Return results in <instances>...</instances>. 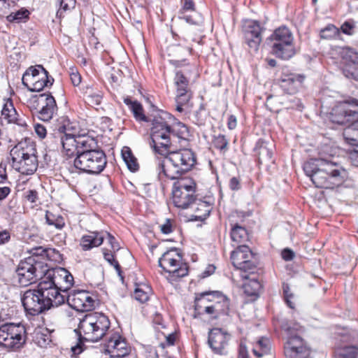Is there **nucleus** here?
Wrapping results in <instances>:
<instances>
[{
    "mask_svg": "<svg viewBox=\"0 0 358 358\" xmlns=\"http://www.w3.org/2000/svg\"><path fill=\"white\" fill-rule=\"evenodd\" d=\"M1 116L3 119L7 120L9 123L13 122L22 125L17 119V113L14 108L13 103L10 99L6 100L3 103L1 110Z\"/></svg>",
    "mask_w": 358,
    "mask_h": 358,
    "instance_id": "33",
    "label": "nucleus"
},
{
    "mask_svg": "<svg viewBox=\"0 0 358 358\" xmlns=\"http://www.w3.org/2000/svg\"><path fill=\"white\" fill-rule=\"evenodd\" d=\"M338 52L343 62L349 66V68L358 63V52L354 49L343 47L339 48Z\"/></svg>",
    "mask_w": 358,
    "mask_h": 358,
    "instance_id": "34",
    "label": "nucleus"
},
{
    "mask_svg": "<svg viewBox=\"0 0 358 358\" xmlns=\"http://www.w3.org/2000/svg\"><path fill=\"white\" fill-rule=\"evenodd\" d=\"M104 240L103 233L92 231L82 236L80 246L83 250H89L102 244Z\"/></svg>",
    "mask_w": 358,
    "mask_h": 358,
    "instance_id": "29",
    "label": "nucleus"
},
{
    "mask_svg": "<svg viewBox=\"0 0 358 358\" xmlns=\"http://www.w3.org/2000/svg\"><path fill=\"white\" fill-rule=\"evenodd\" d=\"M45 220L48 225L54 226L59 230L62 229L65 226V221L62 215L55 214L49 210L46 211Z\"/></svg>",
    "mask_w": 358,
    "mask_h": 358,
    "instance_id": "41",
    "label": "nucleus"
},
{
    "mask_svg": "<svg viewBox=\"0 0 358 358\" xmlns=\"http://www.w3.org/2000/svg\"><path fill=\"white\" fill-rule=\"evenodd\" d=\"M248 349L245 340H241L238 348V358H248Z\"/></svg>",
    "mask_w": 358,
    "mask_h": 358,
    "instance_id": "52",
    "label": "nucleus"
},
{
    "mask_svg": "<svg viewBox=\"0 0 358 358\" xmlns=\"http://www.w3.org/2000/svg\"><path fill=\"white\" fill-rule=\"evenodd\" d=\"M231 335L220 328H213L208 333V343L215 354L225 355L227 352Z\"/></svg>",
    "mask_w": 358,
    "mask_h": 358,
    "instance_id": "19",
    "label": "nucleus"
},
{
    "mask_svg": "<svg viewBox=\"0 0 358 358\" xmlns=\"http://www.w3.org/2000/svg\"><path fill=\"white\" fill-rule=\"evenodd\" d=\"M303 169L316 187L334 189L348 178L347 171L338 162L327 158H313L306 162Z\"/></svg>",
    "mask_w": 358,
    "mask_h": 358,
    "instance_id": "2",
    "label": "nucleus"
},
{
    "mask_svg": "<svg viewBox=\"0 0 358 358\" xmlns=\"http://www.w3.org/2000/svg\"><path fill=\"white\" fill-rule=\"evenodd\" d=\"M351 106H358V100L350 99L335 106L328 115V119L332 123L344 125L348 124L343 131V137L348 143H355L358 136V110L350 108Z\"/></svg>",
    "mask_w": 358,
    "mask_h": 358,
    "instance_id": "4",
    "label": "nucleus"
},
{
    "mask_svg": "<svg viewBox=\"0 0 358 358\" xmlns=\"http://www.w3.org/2000/svg\"><path fill=\"white\" fill-rule=\"evenodd\" d=\"M106 163L105 153L96 149L78 155L73 161L67 162V170L70 173L98 174L104 169Z\"/></svg>",
    "mask_w": 358,
    "mask_h": 358,
    "instance_id": "7",
    "label": "nucleus"
},
{
    "mask_svg": "<svg viewBox=\"0 0 358 358\" xmlns=\"http://www.w3.org/2000/svg\"><path fill=\"white\" fill-rule=\"evenodd\" d=\"M38 286L48 310L64 304L67 299L66 295L60 293V289L54 285V282H50L43 278Z\"/></svg>",
    "mask_w": 358,
    "mask_h": 358,
    "instance_id": "16",
    "label": "nucleus"
},
{
    "mask_svg": "<svg viewBox=\"0 0 358 358\" xmlns=\"http://www.w3.org/2000/svg\"><path fill=\"white\" fill-rule=\"evenodd\" d=\"M161 231L164 234H169L172 232V225L171 220L166 219L165 222L160 226Z\"/></svg>",
    "mask_w": 358,
    "mask_h": 358,
    "instance_id": "57",
    "label": "nucleus"
},
{
    "mask_svg": "<svg viewBox=\"0 0 358 358\" xmlns=\"http://www.w3.org/2000/svg\"><path fill=\"white\" fill-rule=\"evenodd\" d=\"M26 329L20 323H5L0 326V347L15 351L26 342Z\"/></svg>",
    "mask_w": 358,
    "mask_h": 358,
    "instance_id": "12",
    "label": "nucleus"
},
{
    "mask_svg": "<svg viewBox=\"0 0 358 358\" xmlns=\"http://www.w3.org/2000/svg\"><path fill=\"white\" fill-rule=\"evenodd\" d=\"M305 80L303 74L289 73H282L280 78L281 88L288 94H294L302 85Z\"/></svg>",
    "mask_w": 358,
    "mask_h": 358,
    "instance_id": "26",
    "label": "nucleus"
},
{
    "mask_svg": "<svg viewBox=\"0 0 358 358\" xmlns=\"http://www.w3.org/2000/svg\"><path fill=\"white\" fill-rule=\"evenodd\" d=\"M213 144L215 148L220 151H226L227 150L229 142L224 135L219 134L217 136H214Z\"/></svg>",
    "mask_w": 358,
    "mask_h": 358,
    "instance_id": "46",
    "label": "nucleus"
},
{
    "mask_svg": "<svg viewBox=\"0 0 358 358\" xmlns=\"http://www.w3.org/2000/svg\"><path fill=\"white\" fill-rule=\"evenodd\" d=\"M338 32V30L334 25L329 24L321 30L320 36L325 39L332 38L337 35Z\"/></svg>",
    "mask_w": 358,
    "mask_h": 358,
    "instance_id": "47",
    "label": "nucleus"
},
{
    "mask_svg": "<svg viewBox=\"0 0 358 358\" xmlns=\"http://www.w3.org/2000/svg\"><path fill=\"white\" fill-rule=\"evenodd\" d=\"M84 94L88 102L96 106L99 105L103 99L102 91L92 86H87Z\"/></svg>",
    "mask_w": 358,
    "mask_h": 358,
    "instance_id": "39",
    "label": "nucleus"
},
{
    "mask_svg": "<svg viewBox=\"0 0 358 358\" xmlns=\"http://www.w3.org/2000/svg\"><path fill=\"white\" fill-rule=\"evenodd\" d=\"M218 295L219 293L217 292H203L200 294V295L195 299V311L199 314L206 313L210 315L212 318L218 317L219 316L216 311H217L219 306H214V303L213 302L215 296H218Z\"/></svg>",
    "mask_w": 358,
    "mask_h": 358,
    "instance_id": "20",
    "label": "nucleus"
},
{
    "mask_svg": "<svg viewBox=\"0 0 358 358\" xmlns=\"http://www.w3.org/2000/svg\"><path fill=\"white\" fill-rule=\"evenodd\" d=\"M106 236H107V239H108V241L109 243V244L111 246V248L113 250H118L119 248H120V246L117 243V242L116 241L115 238L114 236H113L110 234L109 233H106Z\"/></svg>",
    "mask_w": 358,
    "mask_h": 358,
    "instance_id": "59",
    "label": "nucleus"
},
{
    "mask_svg": "<svg viewBox=\"0 0 358 358\" xmlns=\"http://www.w3.org/2000/svg\"><path fill=\"white\" fill-rule=\"evenodd\" d=\"M190 207L192 208L194 211V215H192L194 220L199 221L206 220L213 209L212 204L210 202L201 199L197 200L196 199L191 204Z\"/></svg>",
    "mask_w": 358,
    "mask_h": 358,
    "instance_id": "28",
    "label": "nucleus"
},
{
    "mask_svg": "<svg viewBox=\"0 0 358 358\" xmlns=\"http://www.w3.org/2000/svg\"><path fill=\"white\" fill-rule=\"evenodd\" d=\"M182 6L178 13L180 20H185L189 24L199 25L202 23L201 15L195 11L193 0H181Z\"/></svg>",
    "mask_w": 358,
    "mask_h": 358,
    "instance_id": "24",
    "label": "nucleus"
},
{
    "mask_svg": "<svg viewBox=\"0 0 358 358\" xmlns=\"http://www.w3.org/2000/svg\"><path fill=\"white\" fill-rule=\"evenodd\" d=\"M271 53L282 60H289L296 53L294 36L287 27H280L275 29L268 38Z\"/></svg>",
    "mask_w": 358,
    "mask_h": 358,
    "instance_id": "9",
    "label": "nucleus"
},
{
    "mask_svg": "<svg viewBox=\"0 0 358 358\" xmlns=\"http://www.w3.org/2000/svg\"><path fill=\"white\" fill-rule=\"evenodd\" d=\"M25 197L31 203H36L38 200V192L34 189L28 190L26 192Z\"/></svg>",
    "mask_w": 358,
    "mask_h": 358,
    "instance_id": "58",
    "label": "nucleus"
},
{
    "mask_svg": "<svg viewBox=\"0 0 358 358\" xmlns=\"http://www.w3.org/2000/svg\"><path fill=\"white\" fill-rule=\"evenodd\" d=\"M281 327L287 340L285 345L286 358H308L310 349L301 336L304 328L292 321H283Z\"/></svg>",
    "mask_w": 358,
    "mask_h": 358,
    "instance_id": "8",
    "label": "nucleus"
},
{
    "mask_svg": "<svg viewBox=\"0 0 358 358\" xmlns=\"http://www.w3.org/2000/svg\"><path fill=\"white\" fill-rule=\"evenodd\" d=\"M220 300L214 301V306H219L217 308V313L218 316L220 315H228L229 312V300L223 296H220Z\"/></svg>",
    "mask_w": 358,
    "mask_h": 358,
    "instance_id": "44",
    "label": "nucleus"
},
{
    "mask_svg": "<svg viewBox=\"0 0 358 358\" xmlns=\"http://www.w3.org/2000/svg\"><path fill=\"white\" fill-rule=\"evenodd\" d=\"M35 341L38 346L45 348L51 342L50 336L43 334H37Z\"/></svg>",
    "mask_w": 358,
    "mask_h": 358,
    "instance_id": "51",
    "label": "nucleus"
},
{
    "mask_svg": "<svg viewBox=\"0 0 358 358\" xmlns=\"http://www.w3.org/2000/svg\"><path fill=\"white\" fill-rule=\"evenodd\" d=\"M70 78L74 86H78L81 83V76L78 71L72 70L70 73Z\"/></svg>",
    "mask_w": 358,
    "mask_h": 358,
    "instance_id": "56",
    "label": "nucleus"
},
{
    "mask_svg": "<svg viewBox=\"0 0 358 358\" xmlns=\"http://www.w3.org/2000/svg\"><path fill=\"white\" fill-rule=\"evenodd\" d=\"M77 137L75 135L70 134H61L60 143L63 148V152L65 157L64 164L67 169V162L73 161L77 157L78 145Z\"/></svg>",
    "mask_w": 358,
    "mask_h": 358,
    "instance_id": "25",
    "label": "nucleus"
},
{
    "mask_svg": "<svg viewBox=\"0 0 358 358\" xmlns=\"http://www.w3.org/2000/svg\"><path fill=\"white\" fill-rule=\"evenodd\" d=\"M236 117L234 115H230L228 118L227 126L229 129H234L236 127Z\"/></svg>",
    "mask_w": 358,
    "mask_h": 358,
    "instance_id": "64",
    "label": "nucleus"
},
{
    "mask_svg": "<svg viewBox=\"0 0 358 358\" xmlns=\"http://www.w3.org/2000/svg\"><path fill=\"white\" fill-rule=\"evenodd\" d=\"M104 259L112 266H113L119 275H121L120 266L114 259V255L108 252L103 253Z\"/></svg>",
    "mask_w": 358,
    "mask_h": 358,
    "instance_id": "49",
    "label": "nucleus"
},
{
    "mask_svg": "<svg viewBox=\"0 0 358 358\" xmlns=\"http://www.w3.org/2000/svg\"><path fill=\"white\" fill-rule=\"evenodd\" d=\"M130 347L119 334H113L105 345L104 352L111 358H122L130 352Z\"/></svg>",
    "mask_w": 358,
    "mask_h": 358,
    "instance_id": "21",
    "label": "nucleus"
},
{
    "mask_svg": "<svg viewBox=\"0 0 358 358\" xmlns=\"http://www.w3.org/2000/svg\"><path fill=\"white\" fill-rule=\"evenodd\" d=\"M27 107L42 121H50L57 111V106L51 94L43 93L27 100Z\"/></svg>",
    "mask_w": 358,
    "mask_h": 358,
    "instance_id": "13",
    "label": "nucleus"
},
{
    "mask_svg": "<svg viewBox=\"0 0 358 358\" xmlns=\"http://www.w3.org/2000/svg\"><path fill=\"white\" fill-rule=\"evenodd\" d=\"M66 301L71 307L80 312L89 311L95 306L94 299L85 291H78L68 295Z\"/></svg>",
    "mask_w": 358,
    "mask_h": 358,
    "instance_id": "23",
    "label": "nucleus"
},
{
    "mask_svg": "<svg viewBox=\"0 0 358 358\" xmlns=\"http://www.w3.org/2000/svg\"><path fill=\"white\" fill-rule=\"evenodd\" d=\"M29 12L27 9H20L17 12L10 13L7 19L10 22L20 23L29 17Z\"/></svg>",
    "mask_w": 358,
    "mask_h": 358,
    "instance_id": "43",
    "label": "nucleus"
},
{
    "mask_svg": "<svg viewBox=\"0 0 358 358\" xmlns=\"http://www.w3.org/2000/svg\"><path fill=\"white\" fill-rule=\"evenodd\" d=\"M190 95H185V96H176V110L180 113H184L187 110V104L190 99Z\"/></svg>",
    "mask_w": 358,
    "mask_h": 358,
    "instance_id": "45",
    "label": "nucleus"
},
{
    "mask_svg": "<svg viewBox=\"0 0 358 358\" xmlns=\"http://www.w3.org/2000/svg\"><path fill=\"white\" fill-rule=\"evenodd\" d=\"M283 292H284L285 300L287 305L290 308H294V303L291 301V299L293 297V295H292V294L289 293V288L288 285L283 286Z\"/></svg>",
    "mask_w": 358,
    "mask_h": 358,
    "instance_id": "54",
    "label": "nucleus"
},
{
    "mask_svg": "<svg viewBox=\"0 0 358 358\" xmlns=\"http://www.w3.org/2000/svg\"><path fill=\"white\" fill-rule=\"evenodd\" d=\"M123 101L132 112L136 121L144 122L151 121L149 117L144 114L143 108L141 103L137 101H132L129 96L125 97Z\"/></svg>",
    "mask_w": 358,
    "mask_h": 358,
    "instance_id": "30",
    "label": "nucleus"
},
{
    "mask_svg": "<svg viewBox=\"0 0 358 358\" xmlns=\"http://www.w3.org/2000/svg\"><path fill=\"white\" fill-rule=\"evenodd\" d=\"M54 79H50L48 71L41 65L30 67L22 77V83L29 90L40 92L45 87L52 85Z\"/></svg>",
    "mask_w": 358,
    "mask_h": 358,
    "instance_id": "15",
    "label": "nucleus"
},
{
    "mask_svg": "<svg viewBox=\"0 0 358 358\" xmlns=\"http://www.w3.org/2000/svg\"><path fill=\"white\" fill-rule=\"evenodd\" d=\"M281 255L284 260L290 261L294 258V253L290 249L285 248L282 251Z\"/></svg>",
    "mask_w": 358,
    "mask_h": 358,
    "instance_id": "60",
    "label": "nucleus"
},
{
    "mask_svg": "<svg viewBox=\"0 0 358 358\" xmlns=\"http://www.w3.org/2000/svg\"><path fill=\"white\" fill-rule=\"evenodd\" d=\"M76 137L77 145L78 148H79L78 149L77 155L83 153V152L96 150V143L93 138L85 136Z\"/></svg>",
    "mask_w": 358,
    "mask_h": 358,
    "instance_id": "37",
    "label": "nucleus"
},
{
    "mask_svg": "<svg viewBox=\"0 0 358 358\" xmlns=\"http://www.w3.org/2000/svg\"><path fill=\"white\" fill-rule=\"evenodd\" d=\"M196 183L192 178H178L172 188V201L178 208L186 209L196 201Z\"/></svg>",
    "mask_w": 358,
    "mask_h": 358,
    "instance_id": "11",
    "label": "nucleus"
},
{
    "mask_svg": "<svg viewBox=\"0 0 358 358\" xmlns=\"http://www.w3.org/2000/svg\"><path fill=\"white\" fill-rule=\"evenodd\" d=\"M174 83L176 86V96H185L190 95L191 92L189 89V80L185 75V72L178 70L176 71V76L174 78Z\"/></svg>",
    "mask_w": 358,
    "mask_h": 358,
    "instance_id": "31",
    "label": "nucleus"
},
{
    "mask_svg": "<svg viewBox=\"0 0 358 358\" xmlns=\"http://www.w3.org/2000/svg\"><path fill=\"white\" fill-rule=\"evenodd\" d=\"M35 144L30 140L19 142L10 150L13 168L24 175H31L37 169Z\"/></svg>",
    "mask_w": 358,
    "mask_h": 358,
    "instance_id": "6",
    "label": "nucleus"
},
{
    "mask_svg": "<svg viewBox=\"0 0 358 358\" xmlns=\"http://www.w3.org/2000/svg\"><path fill=\"white\" fill-rule=\"evenodd\" d=\"M159 266L174 280L188 274L187 264L182 262V255L176 248L165 252L159 259Z\"/></svg>",
    "mask_w": 358,
    "mask_h": 358,
    "instance_id": "14",
    "label": "nucleus"
},
{
    "mask_svg": "<svg viewBox=\"0 0 358 358\" xmlns=\"http://www.w3.org/2000/svg\"><path fill=\"white\" fill-rule=\"evenodd\" d=\"M10 238V235L8 231L3 230L0 231V245L7 243Z\"/></svg>",
    "mask_w": 358,
    "mask_h": 358,
    "instance_id": "62",
    "label": "nucleus"
},
{
    "mask_svg": "<svg viewBox=\"0 0 358 358\" xmlns=\"http://www.w3.org/2000/svg\"><path fill=\"white\" fill-rule=\"evenodd\" d=\"M22 303L25 311L31 315H37L48 310L38 285L37 289H28L24 293Z\"/></svg>",
    "mask_w": 358,
    "mask_h": 358,
    "instance_id": "17",
    "label": "nucleus"
},
{
    "mask_svg": "<svg viewBox=\"0 0 358 358\" xmlns=\"http://www.w3.org/2000/svg\"><path fill=\"white\" fill-rule=\"evenodd\" d=\"M110 322L107 316L97 312L86 314L80 320L75 331L79 341L97 342L101 339L109 329Z\"/></svg>",
    "mask_w": 358,
    "mask_h": 358,
    "instance_id": "5",
    "label": "nucleus"
},
{
    "mask_svg": "<svg viewBox=\"0 0 358 358\" xmlns=\"http://www.w3.org/2000/svg\"><path fill=\"white\" fill-rule=\"evenodd\" d=\"M151 293V287L147 284L141 283L136 285L134 296L139 302L145 303L148 301Z\"/></svg>",
    "mask_w": 358,
    "mask_h": 358,
    "instance_id": "38",
    "label": "nucleus"
},
{
    "mask_svg": "<svg viewBox=\"0 0 358 358\" xmlns=\"http://www.w3.org/2000/svg\"><path fill=\"white\" fill-rule=\"evenodd\" d=\"M263 29L259 23L255 20L248 21L243 27V34L245 43L249 48L257 51L262 42Z\"/></svg>",
    "mask_w": 358,
    "mask_h": 358,
    "instance_id": "22",
    "label": "nucleus"
},
{
    "mask_svg": "<svg viewBox=\"0 0 358 358\" xmlns=\"http://www.w3.org/2000/svg\"><path fill=\"white\" fill-rule=\"evenodd\" d=\"M176 341V336L173 334H170L166 337V343H162L164 347V345L171 346L173 345Z\"/></svg>",
    "mask_w": 358,
    "mask_h": 358,
    "instance_id": "63",
    "label": "nucleus"
},
{
    "mask_svg": "<svg viewBox=\"0 0 358 358\" xmlns=\"http://www.w3.org/2000/svg\"><path fill=\"white\" fill-rule=\"evenodd\" d=\"M229 188L233 191H238L241 188V180L236 177H232L229 182Z\"/></svg>",
    "mask_w": 358,
    "mask_h": 358,
    "instance_id": "55",
    "label": "nucleus"
},
{
    "mask_svg": "<svg viewBox=\"0 0 358 358\" xmlns=\"http://www.w3.org/2000/svg\"><path fill=\"white\" fill-rule=\"evenodd\" d=\"M59 8L57 12V16L59 18L64 17L66 11H70L75 8L76 0H59Z\"/></svg>",
    "mask_w": 358,
    "mask_h": 358,
    "instance_id": "42",
    "label": "nucleus"
},
{
    "mask_svg": "<svg viewBox=\"0 0 358 358\" xmlns=\"http://www.w3.org/2000/svg\"><path fill=\"white\" fill-rule=\"evenodd\" d=\"M230 235L231 241L234 243L233 246L236 247V249L231 252V255L242 247L249 248V247L245 245L249 241V234L245 228L238 224H235L231 229Z\"/></svg>",
    "mask_w": 358,
    "mask_h": 358,
    "instance_id": "27",
    "label": "nucleus"
},
{
    "mask_svg": "<svg viewBox=\"0 0 358 358\" xmlns=\"http://www.w3.org/2000/svg\"><path fill=\"white\" fill-rule=\"evenodd\" d=\"M233 266L239 271L240 277L244 280L242 285L244 293L250 296H258L262 287L257 259L251 250L242 247L231 255Z\"/></svg>",
    "mask_w": 358,
    "mask_h": 358,
    "instance_id": "3",
    "label": "nucleus"
},
{
    "mask_svg": "<svg viewBox=\"0 0 358 358\" xmlns=\"http://www.w3.org/2000/svg\"><path fill=\"white\" fill-rule=\"evenodd\" d=\"M122 157L126 163L127 168L132 172L138 170V164L136 159L133 155L131 150L128 147H124L122 150Z\"/></svg>",
    "mask_w": 358,
    "mask_h": 358,
    "instance_id": "40",
    "label": "nucleus"
},
{
    "mask_svg": "<svg viewBox=\"0 0 358 358\" xmlns=\"http://www.w3.org/2000/svg\"><path fill=\"white\" fill-rule=\"evenodd\" d=\"M353 136L357 138V141H355V143L349 144L355 145V148L350 152L349 158L354 166H358V136H357V134H354Z\"/></svg>",
    "mask_w": 358,
    "mask_h": 358,
    "instance_id": "48",
    "label": "nucleus"
},
{
    "mask_svg": "<svg viewBox=\"0 0 358 358\" xmlns=\"http://www.w3.org/2000/svg\"><path fill=\"white\" fill-rule=\"evenodd\" d=\"M50 282H54V285L61 292H66L73 285V277L71 273L64 268L59 267L53 270H48L43 277Z\"/></svg>",
    "mask_w": 358,
    "mask_h": 358,
    "instance_id": "18",
    "label": "nucleus"
},
{
    "mask_svg": "<svg viewBox=\"0 0 358 358\" xmlns=\"http://www.w3.org/2000/svg\"><path fill=\"white\" fill-rule=\"evenodd\" d=\"M271 350L270 341L266 338H261L253 345L252 352L257 357L268 355Z\"/></svg>",
    "mask_w": 358,
    "mask_h": 358,
    "instance_id": "36",
    "label": "nucleus"
},
{
    "mask_svg": "<svg viewBox=\"0 0 358 358\" xmlns=\"http://www.w3.org/2000/svg\"><path fill=\"white\" fill-rule=\"evenodd\" d=\"M35 131L40 138H44L46 136V129L43 125L36 124L35 125Z\"/></svg>",
    "mask_w": 358,
    "mask_h": 358,
    "instance_id": "61",
    "label": "nucleus"
},
{
    "mask_svg": "<svg viewBox=\"0 0 358 358\" xmlns=\"http://www.w3.org/2000/svg\"><path fill=\"white\" fill-rule=\"evenodd\" d=\"M47 271V265L40 259V257L32 255L21 260L16 269L18 282L25 287L42 278Z\"/></svg>",
    "mask_w": 358,
    "mask_h": 358,
    "instance_id": "10",
    "label": "nucleus"
},
{
    "mask_svg": "<svg viewBox=\"0 0 358 358\" xmlns=\"http://www.w3.org/2000/svg\"><path fill=\"white\" fill-rule=\"evenodd\" d=\"M174 119L171 114L162 112L152 120L150 145L155 152L166 155L157 160L156 170L161 180L178 178L196 162L193 151L186 148L190 136L187 126L180 121L171 124Z\"/></svg>",
    "mask_w": 358,
    "mask_h": 358,
    "instance_id": "1",
    "label": "nucleus"
},
{
    "mask_svg": "<svg viewBox=\"0 0 358 358\" xmlns=\"http://www.w3.org/2000/svg\"><path fill=\"white\" fill-rule=\"evenodd\" d=\"M335 358H357L358 347L355 345L338 346L334 351Z\"/></svg>",
    "mask_w": 358,
    "mask_h": 358,
    "instance_id": "35",
    "label": "nucleus"
},
{
    "mask_svg": "<svg viewBox=\"0 0 358 358\" xmlns=\"http://www.w3.org/2000/svg\"><path fill=\"white\" fill-rule=\"evenodd\" d=\"M255 150L258 155V161L259 163L268 162L272 161L273 152L267 146V143L259 139L255 147Z\"/></svg>",
    "mask_w": 358,
    "mask_h": 358,
    "instance_id": "32",
    "label": "nucleus"
},
{
    "mask_svg": "<svg viewBox=\"0 0 358 358\" xmlns=\"http://www.w3.org/2000/svg\"><path fill=\"white\" fill-rule=\"evenodd\" d=\"M343 73L348 78L358 80V62L354 66H350L349 69H344Z\"/></svg>",
    "mask_w": 358,
    "mask_h": 358,
    "instance_id": "50",
    "label": "nucleus"
},
{
    "mask_svg": "<svg viewBox=\"0 0 358 358\" xmlns=\"http://www.w3.org/2000/svg\"><path fill=\"white\" fill-rule=\"evenodd\" d=\"M355 24L352 22H345L341 29L345 34L352 35L354 33Z\"/></svg>",
    "mask_w": 358,
    "mask_h": 358,
    "instance_id": "53",
    "label": "nucleus"
}]
</instances>
